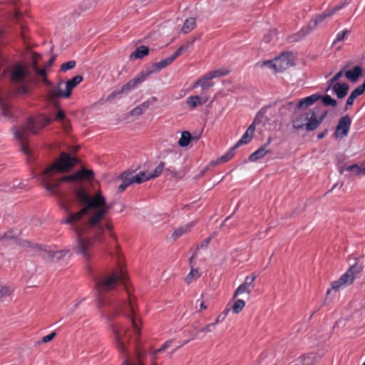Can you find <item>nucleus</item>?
I'll list each match as a JSON object with an SVG mask.
<instances>
[{
  "instance_id": "79ce46f5",
  "label": "nucleus",
  "mask_w": 365,
  "mask_h": 365,
  "mask_svg": "<svg viewBox=\"0 0 365 365\" xmlns=\"http://www.w3.org/2000/svg\"><path fill=\"white\" fill-rule=\"evenodd\" d=\"M256 277H257V276L255 274H252V276H247V277H246L244 282L245 283V284L248 285L252 289H253L254 288V282H255Z\"/></svg>"
},
{
  "instance_id": "7ed1b4c3",
  "label": "nucleus",
  "mask_w": 365,
  "mask_h": 365,
  "mask_svg": "<svg viewBox=\"0 0 365 365\" xmlns=\"http://www.w3.org/2000/svg\"><path fill=\"white\" fill-rule=\"evenodd\" d=\"M78 163V158L63 152L56 160L38 175V179L46 190L51 195L57 194V187L61 182L92 180L94 178V173L83 168L72 175L62 178L56 177L60 173L69 171Z\"/></svg>"
},
{
  "instance_id": "4468645a",
  "label": "nucleus",
  "mask_w": 365,
  "mask_h": 365,
  "mask_svg": "<svg viewBox=\"0 0 365 365\" xmlns=\"http://www.w3.org/2000/svg\"><path fill=\"white\" fill-rule=\"evenodd\" d=\"M309 118L307 122L305 124V128L307 131H312L316 130L324 118H325L327 113L324 112L319 118H317L315 116V112L314 111H309Z\"/></svg>"
},
{
  "instance_id": "72a5a7b5",
  "label": "nucleus",
  "mask_w": 365,
  "mask_h": 365,
  "mask_svg": "<svg viewBox=\"0 0 365 365\" xmlns=\"http://www.w3.org/2000/svg\"><path fill=\"white\" fill-rule=\"evenodd\" d=\"M200 274L197 269L191 268L190 272L188 273L185 278V281L187 284H190V282H192L194 278L197 279L200 277Z\"/></svg>"
},
{
  "instance_id": "4c0bfd02",
  "label": "nucleus",
  "mask_w": 365,
  "mask_h": 365,
  "mask_svg": "<svg viewBox=\"0 0 365 365\" xmlns=\"http://www.w3.org/2000/svg\"><path fill=\"white\" fill-rule=\"evenodd\" d=\"M347 171L353 172L355 175H362V168H361L357 164H354L349 165L346 168Z\"/></svg>"
},
{
  "instance_id": "052dcab7",
  "label": "nucleus",
  "mask_w": 365,
  "mask_h": 365,
  "mask_svg": "<svg viewBox=\"0 0 365 365\" xmlns=\"http://www.w3.org/2000/svg\"><path fill=\"white\" fill-rule=\"evenodd\" d=\"M327 133V130H324V131H323V132H322V133H319V134L317 135V138H318L319 140L324 138L326 136Z\"/></svg>"
},
{
  "instance_id": "2eb2a0df",
  "label": "nucleus",
  "mask_w": 365,
  "mask_h": 365,
  "mask_svg": "<svg viewBox=\"0 0 365 365\" xmlns=\"http://www.w3.org/2000/svg\"><path fill=\"white\" fill-rule=\"evenodd\" d=\"M255 130V124L252 123L247 129L244 135L242 138L236 143L235 147L237 148L238 147L249 143L254 135Z\"/></svg>"
},
{
  "instance_id": "603ef678",
  "label": "nucleus",
  "mask_w": 365,
  "mask_h": 365,
  "mask_svg": "<svg viewBox=\"0 0 365 365\" xmlns=\"http://www.w3.org/2000/svg\"><path fill=\"white\" fill-rule=\"evenodd\" d=\"M274 63H275L274 58L273 60L266 61L263 62L264 66H265L268 68H272L274 71Z\"/></svg>"
},
{
  "instance_id": "4d7b16f0",
  "label": "nucleus",
  "mask_w": 365,
  "mask_h": 365,
  "mask_svg": "<svg viewBox=\"0 0 365 365\" xmlns=\"http://www.w3.org/2000/svg\"><path fill=\"white\" fill-rule=\"evenodd\" d=\"M11 237H11L10 232H6V233H4L2 235H0V241L4 240L11 239Z\"/></svg>"
},
{
  "instance_id": "6e6552de",
  "label": "nucleus",
  "mask_w": 365,
  "mask_h": 365,
  "mask_svg": "<svg viewBox=\"0 0 365 365\" xmlns=\"http://www.w3.org/2000/svg\"><path fill=\"white\" fill-rule=\"evenodd\" d=\"M83 81V77L81 76H76L72 78L71 80L66 81V91H63L61 88V86L62 83H59L58 87L53 89H51L48 93V98L50 101H54L57 98L63 97L68 98L71 96L72 90L78 86Z\"/></svg>"
},
{
  "instance_id": "c756f323",
  "label": "nucleus",
  "mask_w": 365,
  "mask_h": 365,
  "mask_svg": "<svg viewBox=\"0 0 365 365\" xmlns=\"http://www.w3.org/2000/svg\"><path fill=\"white\" fill-rule=\"evenodd\" d=\"M237 148L235 147H232L225 155L221 156L217 161V163H225L230 160L234 155H235V150Z\"/></svg>"
},
{
  "instance_id": "a211bd4d",
  "label": "nucleus",
  "mask_w": 365,
  "mask_h": 365,
  "mask_svg": "<svg viewBox=\"0 0 365 365\" xmlns=\"http://www.w3.org/2000/svg\"><path fill=\"white\" fill-rule=\"evenodd\" d=\"M209 98L206 96H189L186 100L187 105L191 109L195 108L197 106L205 104Z\"/></svg>"
},
{
  "instance_id": "49530a36",
  "label": "nucleus",
  "mask_w": 365,
  "mask_h": 365,
  "mask_svg": "<svg viewBox=\"0 0 365 365\" xmlns=\"http://www.w3.org/2000/svg\"><path fill=\"white\" fill-rule=\"evenodd\" d=\"M11 290L8 287H2L1 289H0V299H1L2 297H4V296H8L11 294Z\"/></svg>"
},
{
  "instance_id": "5701e85b",
  "label": "nucleus",
  "mask_w": 365,
  "mask_h": 365,
  "mask_svg": "<svg viewBox=\"0 0 365 365\" xmlns=\"http://www.w3.org/2000/svg\"><path fill=\"white\" fill-rule=\"evenodd\" d=\"M271 150L268 148H265L262 145L259 147L256 151L252 153L249 156V160L251 162H255L258 160L263 158L267 154L270 153Z\"/></svg>"
},
{
  "instance_id": "7c9ffc66",
  "label": "nucleus",
  "mask_w": 365,
  "mask_h": 365,
  "mask_svg": "<svg viewBox=\"0 0 365 365\" xmlns=\"http://www.w3.org/2000/svg\"><path fill=\"white\" fill-rule=\"evenodd\" d=\"M252 289L250 287H249L248 285L245 284V282H243L235 290L233 297L236 298L237 296L241 295L245 293L249 294L251 292Z\"/></svg>"
},
{
  "instance_id": "5fc2aeb1",
  "label": "nucleus",
  "mask_w": 365,
  "mask_h": 365,
  "mask_svg": "<svg viewBox=\"0 0 365 365\" xmlns=\"http://www.w3.org/2000/svg\"><path fill=\"white\" fill-rule=\"evenodd\" d=\"M343 74H344V69L342 68L338 73H336L332 78L337 82V81L342 76Z\"/></svg>"
},
{
  "instance_id": "3c124183",
  "label": "nucleus",
  "mask_w": 365,
  "mask_h": 365,
  "mask_svg": "<svg viewBox=\"0 0 365 365\" xmlns=\"http://www.w3.org/2000/svg\"><path fill=\"white\" fill-rule=\"evenodd\" d=\"M65 117L66 115L64 112L62 110L59 109L57 112L55 119L57 120L62 121L64 120Z\"/></svg>"
},
{
  "instance_id": "f257e3e1",
  "label": "nucleus",
  "mask_w": 365,
  "mask_h": 365,
  "mask_svg": "<svg viewBox=\"0 0 365 365\" xmlns=\"http://www.w3.org/2000/svg\"><path fill=\"white\" fill-rule=\"evenodd\" d=\"M76 195L83 207L77 212L69 214L64 222L71 225L76 233L74 252L90 259L93 245L89 237L93 235L96 240L102 241L104 230L113 229L112 224L105 220L110 207L101 192L91 196L84 189L79 188L76 191Z\"/></svg>"
},
{
  "instance_id": "c85d7f7f",
  "label": "nucleus",
  "mask_w": 365,
  "mask_h": 365,
  "mask_svg": "<svg viewBox=\"0 0 365 365\" xmlns=\"http://www.w3.org/2000/svg\"><path fill=\"white\" fill-rule=\"evenodd\" d=\"M191 140V135L188 131H183L181 133V136L178 140V145L180 147H186L189 145Z\"/></svg>"
},
{
  "instance_id": "dca6fc26",
  "label": "nucleus",
  "mask_w": 365,
  "mask_h": 365,
  "mask_svg": "<svg viewBox=\"0 0 365 365\" xmlns=\"http://www.w3.org/2000/svg\"><path fill=\"white\" fill-rule=\"evenodd\" d=\"M365 91V81L364 83L357 88H356L349 95L346 100V106L344 108V110H348L349 107L352 106L355 99H356L359 96L364 93Z\"/></svg>"
},
{
  "instance_id": "e433bc0d",
  "label": "nucleus",
  "mask_w": 365,
  "mask_h": 365,
  "mask_svg": "<svg viewBox=\"0 0 365 365\" xmlns=\"http://www.w3.org/2000/svg\"><path fill=\"white\" fill-rule=\"evenodd\" d=\"M322 103L324 106H331L332 107H335L337 104L336 100L333 99L329 95L324 96L322 99Z\"/></svg>"
},
{
  "instance_id": "bb28decb",
  "label": "nucleus",
  "mask_w": 365,
  "mask_h": 365,
  "mask_svg": "<svg viewBox=\"0 0 365 365\" xmlns=\"http://www.w3.org/2000/svg\"><path fill=\"white\" fill-rule=\"evenodd\" d=\"M196 26V21L195 19L194 18H189L187 19L183 24V26L182 28V32L184 34H187L190 32L192 30H193L195 28Z\"/></svg>"
},
{
  "instance_id": "4be33fe9",
  "label": "nucleus",
  "mask_w": 365,
  "mask_h": 365,
  "mask_svg": "<svg viewBox=\"0 0 365 365\" xmlns=\"http://www.w3.org/2000/svg\"><path fill=\"white\" fill-rule=\"evenodd\" d=\"M321 98L319 94H312L308 97H306L299 101L297 103V108H303L314 104L317 101Z\"/></svg>"
},
{
  "instance_id": "c9c22d12",
  "label": "nucleus",
  "mask_w": 365,
  "mask_h": 365,
  "mask_svg": "<svg viewBox=\"0 0 365 365\" xmlns=\"http://www.w3.org/2000/svg\"><path fill=\"white\" fill-rule=\"evenodd\" d=\"M164 167H165V163L163 162H161L155 168V169L153 170V172L150 173V178H151V179H153V178H155L160 176L164 169Z\"/></svg>"
},
{
  "instance_id": "cd10ccee",
  "label": "nucleus",
  "mask_w": 365,
  "mask_h": 365,
  "mask_svg": "<svg viewBox=\"0 0 365 365\" xmlns=\"http://www.w3.org/2000/svg\"><path fill=\"white\" fill-rule=\"evenodd\" d=\"M122 183L118 186V192H123L128 186L131 185V181L129 178V173H124L121 177Z\"/></svg>"
},
{
  "instance_id": "473e14b6",
  "label": "nucleus",
  "mask_w": 365,
  "mask_h": 365,
  "mask_svg": "<svg viewBox=\"0 0 365 365\" xmlns=\"http://www.w3.org/2000/svg\"><path fill=\"white\" fill-rule=\"evenodd\" d=\"M192 43H193V41L188 42L182 46H181L180 47H179L178 49L172 55L173 57L175 58V60L178 56L182 55L183 53L186 52L190 48V47L192 46Z\"/></svg>"
},
{
  "instance_id": "1a4fd4ad",
  "label": "nucleus",
  "mask_w": 365,
  "mask_h": 365,
  "mask_svg": "<svg viewBox=\"0 0 365 365\" xmlns=\"http://www.w3.org/2000/svg\"><path fill=\"white\" fill-rule=\"evenodd\" d=\"M111 328L115 336L118 351L125 354L126 352V343L130 340V336L127 335L128 330L118 324H112Z\"/></svg>"
},
{
  "instance_id": "69168bd1",
  "label": "nucleus",
  "mask_w": 365,
  "mask_h": 365,
  "mask_svg": "<svg viewBox=\"0 0 365 365\" xmlns=\"http://www.w3.org/2000/svg\"><path fill=\"white\" fill-rule=\"evenodd\" d=\"M271 142H272V138L269 137L267 142L262 146L265 147V148H267V147L271 143Z\"/></svg>"
},
{
  "instance_id": "ddd939ff",
  "label": "nucleus",
  "mask_w": 365,
  "mask_h": 365,
  "mask_svg": "<svg viewBox=\"0 0 365 365\" xmlns=\"http://www.w3.org/2000/svg\"><path fill=\"white\" fill-rule=\"evenodd\" d=\"M351 124V120L349 116L344 115L341 117L335 130V135L336 138H343L347 135L350 126Z\"/></svg>"
},
{
  "instance_id": "ea45409f",
  "label": "nucleus",
  "mask_w": 365,
  "mask_h": 365,
  "mask_svg": "<svg viewBox=\"0 0 365 365\" xmlns=\"http://www.w3.org/2000/svg\"><path fill=\"white\" fill-rule=\"evenodd\" d=\"M229 312H230V309H228V308L225 309L224 311L222 312H221L217 317L215 322H214L215 324V325L223 322L225 319V318L227 317Z\"/></svg>"
},
{
  "instance_id": "20e7f679",
  "label": "nucleus",
  "mask_w": 365,
  "mask_h": 365,
  "mask_svg": "<svg viewBox=\"0 0 365 365\" xmlns=\"http://www.w3.org/2000/svg\"><path fill=\"white\" fill-rule=\"evenodd\" d=\"M52 118L40 114L37 116L28 119L26 123L21 127L16 128L14 134L16 138L19 140L21 145V150L29 155L30 149L28 145L27 139L31 134L36 135L38 132L53 122Z\"/></svg>"
},
{
  "instance_id": "de8ad7c7",
  "label": "nucleus",
  "mask_w": 365,
  "mask_h": 365,
  "mask_svg": "<svg viewBox=\"0 0 365 365\" xmlns=\"http://www.w3.org/2000/svg\"><path fill=\"white\" fill-rule=\"evenodd\" d=\"M56 332L53 331L51 334L43 336L41 341L43 343H48V342L51 341L56 336Z\"/></svg>"
},
{
  "instance_id": "09e8293b",
  "label": "nucleus",
  "mask_w": 365,
  "mask_h": 365,
  "mask_svg": "<svg viewBox=\"0 0 365 365\" xmlns=\"http://www.w3.org/2000/svg\"><path fill=\"white\" fill-rule=\"evenodd\" d=\"M138 175L140 176V178L143 180V182L147 181L148 180H150L151 178H150V173L148 171H141L138 173Z\"/></svg>"
},
{
  "instance_id": "bf43d9fd",
  "label": "nucleus",
  "mask_w": 365,
  "mask_h": 365,
  "mask_svg": "<svg viewBox=\"0 0 365 365\" xmlns=\"http://www.w3.org/2000/svg\"><path fill=\"white\" fill-rule=\"evenodd\" d=\"M166 349H165V347L162 345V346L156 350L154 351L153 352V354L154 355H157V354H159L163 351H165Z\"/></svg>"
},
{
  "instance_id": "393cba45",
  "label": "nucleus",
  "mask_w": 365,
  "mask_h": 365,
  "mask_svg": "<svg viewBox=\"0 0 365 365\" xmlns=\"http://www.w3.org/2000/svg\"><path fill=\"white\" fill-rule=\"evenodd\" d=\"M0 107L1 111L4 116L10 118L11 116V106L3 96H0Z\"/></svg>"
},
{
  "instance_id": "6e6d98bb",
  "label": "nucleus",
  "mask_w": 365,
  "mask_h": 365,
  "mask_svg": "<svg viewBox=\"0 0 365 365\" xmlns=\"http://www.w3.org/2000/svg\"><path fill=\"white\" fill-rule=\"evenodd\" d=\"M197 251L195 252V253L191 256V257L189 259L190 266L191 268H194V261L197 258Z\"/></svg>"
},
{
  "instance_id": "8fccbe9b",
  "label": "nucleus",
  "mask_w": 365,
  "mask_h": 365,
  "mask_svg": "<svg viewBox=\"0 0 365 365\" xmlns=\"http://www.w3.org/2000/svg\"><path fill=\"white\" fill-rule=\"evenodd\" d=\"M144 111L142 110L141 107L138 105L130 111V115L138 116L140 115Z\"/></svg>"
},
{
  "instance_id": "a18cd8bd",
  "label": "nucleus",
  "mask_w": 365,
  "mask_h": 365,
  "mask_svg": "<svg viewBox=\"0 0 365 365\" xmlns=\"http://www.w3.org/2000/svg\"><path fill=\"white\" fill-rule=\"evenodd\" d=\"M348 30H343L339 32L336 35V39L334 40V43H336L337 41H341L344 40L346 35L348 34Z\"/></svg>"
},
{
  "instance_id": "f704fd0d",
  "label": "nucleus",
  "mask_w": 365,
  "mask_h": 365,
  "mask_svg": "<svg viewBox=\"0 0 365 365\" xmlns=\"http://www.w3.org/2000/svg\"><path fill=\"white\" fill-rule=\"evenodd\" d=\"M207 74L209 75V77L211 78V79H212L215 78H218V77H222V76H226L227 74H228V71L225 70V69H218V70H215V71H210V72L207 73Z\"/></svg>"
},
{
  "instance_id": "a878e982",
  "label": "nucleus",
  "mask_w": 365,
  "mask_h": 365,
  "mask_svg": "<svg viewBox=\"0 0 365 365\" xmlns=\"http://www.w3.org/2000/svg\"><path fill=\"white\" fill-rule=\"evenodd\" d=\"M149 53V48L145 46L138 47L135 51L130 55V58H142Z\"/></svg>"
},
{
  "instance_id": "f3484780",
  "label": "nucleus",
  "mask_w": 365,
  "mask_h": 365,
  "mask_svg": "<svg viewBox=\"0 0 365 365\" xmlns=\"http://www.w3.org/2000/svg\"><path fill=\"white\" fill-rule=\"evenodd\" d=\"M211 78L209 77V75L206 73L202 78H199L193 85V88H196L197 86H200L202 89V95L211 87L213 86L214 83L211 82Z\"/></svg>"
},
{
  "instance_id": "13d9d810",
  "label": "nucleus",
  "mask_w": 365,
  "mask_h": 365,
  "mask_svg": "<svg viewBox=\"0 0 365 365\" xmlns=\"http://www.w3.org/2000/svg\"><path fill=\"white\" fill-rule=\"evenodd\" d=\"M335 83H337L335 80H334L333 78H330L328 81H327V84H328V87L327 88V91L329 90L331 88H333V86Z\"/></svg>"
},
{
  "instance_id": "f8f14e48",
  "label": "nucleus",
  "mask_w": 365,
  "mask_h": 365,
  "mask_svg": "<svg viewBox=\"0 0 365 365\" xmlns=\"http://www.w3.org/2000/svg\"><path fill=\"white\" fill-rule=\"evenodd\" d=\"M274 71L282 72L292 66V54L289 52L282 53L280 56L274 58Z\"/></svg>"
},
{
  "instance_id": "774afa93",
  "label": "nucleus",
  "mask_w": 365,
  "mask_h": 365,
  "mask_svg": "<svg viewBox=\"0 0 365 365\" xmlns=\"http://www.w3.org/2000/svg\"><path fill=\"white\" fill-rule=\"evenodd\" d=\"M362 175H365V167L362 168Z\"/></svg>"
},
{
  "instance_id": "423d86ee",
  "label": "nucleus",
  "mask_w": 365,
  "mask_h": 365,
  "mask_svg": "<svg viewBox=\"0 0 365 365\" xmlns=\"http://www.w3.org/2000/svg\"><path fill=\"white\" fill-rule=\"evenodd\" d=\"M174 61L175 58L171 55L165 59L152 64L150 67L148 68L145 71H143L138 76L125 84L122 87L121 93L135 88L138 84L144 82L150 75L154 73L159 72L163 68L171 64Z\"/></svg>"
},
{
  "instance_id": "9d476101",
  "label": "nucleus",
  "mask_w": 365,
  "mask_h": 365,
  "mask_svg": "<svg viewBox=\"0 0 365 365\" xmlns=\"http://www.w3.org/2000/svg\"><path fill=\"white\" fill-rule=\"evenodd\" d=\"M347 4V2H343L330 9H327L322 14H317L314 16L309 22L307 28L309 31H312L317 29L318 25H319L322 22L327 20L328 18L332 16L336 11L343 9L345 5Z\"/></svg>"
},
{
  "instance_id": "a19ab883",
  "label": "nucleus",
  "mask_w": 365,
  "mask_h": 365,
  "mask_svg": "<svg viewBox=\"0 0 365 365\" xmlns=\"http://www.w3.org/2000/svg\"><path fill=\"white\" fill-rule=\"evenodd\" d=\"M76 66V61H69L68 62L63 63L61 66V69L63 71H66L68 70H71L73 68Z\"/></svg>"
},
{
  "instance_id": "412c9836",
  "label": "nucleus",
  "mask_w": 365,
  "mask_h": 365,
  "mask_svg": "<svg viewBox=\"0 0 365 365\" xmlns=\"http://www.w3.org/2000/svg\"><path fill=\"white\" fill-rule=\"evenodd\" d=\"M309 115V112L298 115L292 120L293 127L297 130H299V129H302L304 127H305V124L308 120Z\"/></svg>"
},
{
  "instance_id": "37998d69",
  "label": "nucleus",
  "mask_w": 365,
  "mask_h": 365,
  "mask_svg": "<svg viewBox=\"0 0 365 365\" xmlns=\"http://www.w3.org/2000/svg\"><path fill=\"white\" fill-rule=\"evenodd\" d=\"M129 178L130 179L132 184H134V183L140 184V183L143 182V180L141 178H140L138 173L136 175H132L131 173H129Z\"/></svg>"
},
{
  "instance_id": "f03ea898",
  "label": "nucleus",
  "mask_w": 365,
  "mask_h": 365,
  "mask_svg": "<svg viewBox=\"0 0 365 365\" xmlns=\"http://www.w3.org/2000/svg\"><path fill=\"white\" fill-rule=\"evenodd\" d=\"M118 262L120 259H118ZM127 274L121 263L119 262L118 270L113 272L110 276L105 277L96 281V289L98 293V307L103 316L112 321L118 314H123L130 319L135 334H140L139 323L140 319H137V307L135 297L130 294L129 290L125 287L126 299L115 303V298L108 294V292L113 290L118 284H125Z\"/></svg>"
},
{
  "instance_id": "aec40b11",
  "label": "nucleus",
  "mask_w": 365,
  "mask_h": 365,
  "mask_svg": "<svg viewBox=\"0 0 365 365\" xmlns=\"http://www.w3.org/2000/svg\"><path fill=\"white\" fill-rule=\"evenodd\" d=\"M345 77L351 82H356L362 76V69L359 66H355L353 69L344 72Z\"/></svg>"
},
{
  "instance_id": "680f3d73",
  "label": "nucleus",
  "mask_w": 365,
  "mask_h": 365,
  "mask_svg": "<svg viewBox=\"0 0 365 365\" xmlns=\"http://www.w3.org/2000/svg\"><path fill=\"white\" fill-rule=\"evenodd\" d=\"M207 305L205 304L204 302H201L200 304V310H198L197 312H201L202 309H207Z\"/></svg>"
},
{
  "instance_id": "0eeeda50",
  "label": "nucleus",
  "mask_w": 365,
  "mask_h": 365,
  "mask_svg": "<svg viewBox=\"0 0 365 365\" xmlns=\"http://www.w3.org/2000/svg\"><path fill=\"white\" fill-rule=\"evenodd\" d=\"M363 269V265L356 262L338 280L331 282L332 289L338 291L341 287L352 284L357 275L362 272Z\"/></svg>"
},
{
  "instance_id": "864d4df0",
  "label": "nucleus",
  "mask_w": 365,
  "mask_h": 365,
  "mask_svg": "<svg viewBox=\"0 0 365 365\" xmlns=\"http://www.w3.org/2000/svg\"><path fill=\"white\" fill-rule=\"evenodd\" d=\"M210 240H211V237H208V238H207V239L204 240L201 242V244H200V248H205V247H207L208 246V245L210 244Z\"/></svg>"
},
{
  "instance_id": "b1692460",
  "label": "nucleus",
  "mask_w": 365,
  "mask_h": 365,
  "mask_svg": "<svg viewBox=\"0 0 365 365\" xmlns=\"http://www.w3.org/2000/svg\"><path fill=\"white\" fill-rule=\"evenodd\" d=\"M194 225H195L194 222H190L184 226L178 227L173 232V233L172 235V237L174 240L179 238L182 235L189 232Z\"/></svg>"
},
{
  "instance_id": "2f4dec72",
  "label": "nucleus",
  "mask_w": 365,
  "mask_h": 365,
  "mask_svg": "<svg viewBox=\"0 0 365 365\" xmlns=\"http://www.w3.org/2000/svg\"><path fill=\"white\" fill-rule=\"evenodd\" d=\"M245 307V302L242 299H237L232 306V311L235 314L240 313Z\"/></svg>"
},
{
  "instance_id": "338daca9",
  "label": "nucleus",
  "mask_w": 365,
  "mask_h": 365,
  "mask_svg": "<svg viewBox=\"0 0 365 365\" xmlns=\"http://www.w3.org/2000/svg\"><path fill=\"white\" fill-rule=\"evenodd\" d=\"M187 342H188V341H185L182 344H181L180 345L178 346L176 349L180 348L181 346H182L185 344H186Z\"/></svg>"
},
{
  "instance_id": "e2e57ef3",
  "label": "nucleus",
  "mask_w": 365,
  "mask_h": 365,
  "mask_svg": "<svg viewBox=\"0 0 365 365\" xmlns=\"http://www.w3.org/2000/svg\"><path fill=\"white\" fill-rule=\"evenodd\" d=\"M173 342V340H168L167 341H165L163 346L165 347V349H167L172 344Z\"/></svg>"
},
{
  "instance_id": "0e129e2a",
  "label": "nucleus",
  "mask_w": 365,
  "mask_h": 365,
  "mask_svg": "<svg viewBox=\"0 0 365 365\" xmlns=\"http://www.w3.org/2000/svg\"><path fill=\"white\" fill-rule=\"evenodd\" d=\"M173 342V340H168L167 341H165L163 346L165 347V349H167L172 344Z\"/></svg>"
},
{
  "instance_id": "9b49d317",
  "label": "nucleus",
  "mask_w": 365,
  "mask_h": 365,
  "mask_svg": "<svg viewBox=\"0 0 365 365\" xmlns=\"http://www.w3.org/2000/svg\"><path fill=\"white\" fill-rule=\"evenodd\" d=\"M40 58H41V56L39 54H37V53L33 54L32 68L37 76L42 77L43 82L46 85L51 86V83L48 80L47 76H46V69L49 68L53 65V63L56 59V56H53L50 58V59L48 60V61L47 62L46 65L45 66V67L43 68H38V66H37L38 61H39Z\"/></svg>"
},
{
  "instance_id": "39448f33",
  "label": "nucleus",
  "mask_w": 365,
  "mask_h": 365,
  "mask_svg": "<svg viewBox=\"0 0 365 365\" xmlns=\"http://www.w3.org/2000/svg\"><path fill=\"white\" fill-rule=\"evenodd\" d=\"M9 78L16 94L24 95L29 93V85L33 76L28 66L14 65L9 71Z\"/></svg>"
},
{
  "instance_id": "6ab92c4d",
  "label": "nucleus",
  "mask_w": 365,
  "mask_h": 365,
  "mask_svg": "<svg viewBox=\"0 0 365 365\" xmlns=\"http://www.w3.org/2000/svg\"><path fill=\"white\" fill-rule=\"evenodd\" d=\"M349 88V85L345 83H335L333 86L334 93L336 94V97L340 99L344 98L347 95Z\"/></svg>"
},
{
  "instance_id": "c03bdc74",
  "label": "nucleus",
  "mask_w": 365,
  "mask_h": 365,
  "mask_svg": "<svg viewBox=\"0 0 365 365\" xmlns=\"http://www.w3.org/2000/svg\"><path fill=\"white\" fill-rule=\"evenodd\" d=\"M215 323H210L207 324L205 327L200 329V331L208 333L212 331L215 328Z\"/></svg>"
},
{
  "instance_id": "58836bf2",
  "label": "nucleus",
  "mask_w": 365,
  "mask_h": 365,
  "mask_svg": "<svg viewBox=\"0 0 365 365\" xmlns=\"http://www.w3.org/2000/svg\"><path fill=\"white\" fill-rule=\"evenodd\" d=\"M156 101H157V98L153 96V97H151L150 98H149L148 100L144 101L139 106L141 107L142 110L143 111H145L150 107V105L153 104Z\"/></svg>"
}]
</instances>
